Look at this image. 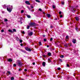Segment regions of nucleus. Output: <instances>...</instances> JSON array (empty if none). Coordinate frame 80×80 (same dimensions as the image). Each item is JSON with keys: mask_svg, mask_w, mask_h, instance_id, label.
Returning a JSON list of instances; mask_svg holds the SVG:
<instances>
[{"mask_svg": "<svg viewBox=\"0 0 80 80\" xmlns=\"http://www.w3.org/2000/svg\"><path fill=\"white\" fill-rule=\"evenodd\" d=\"M12 6H8L7 8V11H8V12H11L12 10V9L11 8H12Z\"/></svg>", "mask_w": 80, "mask_h": 80, "instance_id": "1", "label": "nucleus"}, {"mask_svg": "<svg viewBox=\"0 0 80 80\" xmlns=\"http://www.w3.org/2000/svg\"><path fill=\"white\" fill-rule=\"evenodd\" d=\"M17 63L18 65V66H19V67H21L22 66V64L20 62V61L19 60H18L17 61Z\"/></svg>", "mask_w": 80, "mask_h": 80, "instance_id": "2", "label": "nucleus"}, {"mask_svg": "<svg viewBox=\"0 0 80 80\" xmlns=\"http://www.w3.org/2000/svg\"><path fill=\"white\" fill-rule=\"evenodd\" d=\"M25 49L27 50V51H29V52H31V48H25Z\"/></svg>", "mask_w": 80, "mask_h": 80, "instance_id": "3", "label": "nucleus"}, {"mask_svg": "<svg viewBox=\"0 0 80 80\" xmlns=\"http://www.w3.org/2000/svg\"><path fill=\"white\" fill-rule=\"evenodd\" d=\"M75 19L76 21H79L80 20V18H79V17H76L75 18Z\"/></svg>", "mask_w": 80, "mask_h": 80, "instance_id": "4", "label": "nucleus"}, {"mask_svg": "<svg viewBox=\"0 0 80 80\" xmlns=\"http://www.w3.org/2000/svg\"><path fill=\"white\" fill-rule=\"evenodd\" d=\"M25 3L27 4V5H30V2L29 1H26L25 2Z\"/></svg>", "mask_w": 80, "mask_h": 80, "instance_id": "5", "label": "nucleus"}, {"mask_svg": "<svg viewBox=\"0 0 80 80\" xmlns=\"http://www.w3.org/2000/svg\"><path fill=\"white\" fill-rule=\"evenodd\" d=\"M29 25L30 26H31V27H33V25H34L33 23H32V22L29 23Z\"/></svg>", "mask_w": 80, "mask_h": 80, "instance_id": "6", "label": "nucleus"}, {"mask_svg": "<svg viewBox=\"0 0 80 80\" xmlns=\"http://www.w3.org/2000/svg\"><path fill=\"white\" fill-rule=\"evenodd\" d=\"M72 42L74 43H76V39H73L72 40Z\"/></svg>", "mask_w": 80, "mask_h": 80, "instance_id": "7", "label": "nucleus"}, {"mask_svg": "<svg viewBox=\"0 0 80 80\" xmlns=\"http://www.w3.org/2000/svg\"><path fill=\"white\" fill-rule=\"evenodd\" d=\"M46 16H47V17H48V18H49V17H51V15H50L49 14H47L46 15Z\"/></svg>", "mask_w": 80, "mask_h": 80, "instance_id": "8", "label": "nucleus"}, {"mask_svg": "<svg viewBox=\"0 0 80 80\" xmlns=\"http://www.w3.org/2000/svg\"><path fill=\"white\" fill-rule=\"evenodd\" d=\"M28 35H29L32 36V35H33V32H30L29 34Z\"/></svg>", "mask_w": 80, "mask_h": 80, "instance_id": "9", "label": "nucleus"}, {"mask_svg": "<svg viewBox=\"0 0 80 80\" xmlns=\"http://www.w3.org/2000/svg\"><path fill=\"white\" fill-rule=\"evenodd\" d=\"M8 62H12V59L9 58L8 59Z\"/></svg>", "mask_w": 80, "mask_h": 80, "instance_id": "10", "label": "nucleus"}, {"mask_svg": "<svg viewBox=\"0 0 80 80\" xmlns=\"http://www.w3.org/2000/svg\"><path fill=\"white\" fill-rule=\"evenodd\" d=\"M42 65L43 67H45V62H43L42 63Z\"/></svg>", "mask_w": 80, "mask_h": 80, "instance_id": "11", "label": "nucleus"}, {"mask_svg": "<svg viewBox=\"0 0 80 80\" xmlns=\"http://www.w3.org/2000/svg\"><path fill=\"white\" fill-rule=\"evenodd\" d=\"M48 56H51V53L48 52Z\"/></svg>", "mask_w": 80, "mask_h": 80, "instance_id": "12", "label": "nucleus"}, {"mask_svg": "<svg viewBox=\"0 0 80 80\" xmlns=\"http://www.w3.org/2000/svg\"><path fill=\"white\" fill-rule=\"evenodd\" d=\"M69 44H65L64 46L65 47H68V46Z\"/></svg>", "mask_w": 80, "mask_h": 80, "instance_id": "13", "label": "nucleus"}, {"mask_svg": "<svg viewBox=\"0 0 80 80\" xmlns=\"http://www.w3.org/2000/svg\"><path fill=\"white\" fill-rule=\"evenodd\" d=\"M48 63H50V62H51V61L50 60V58H48Z\"/></svg>", "mask_w": 80, "mask_h": 80, "instance_id": "14", "label": "nucleus"}, {"mask_svg": "<svg viewBox=\"0 0 80 80\" xmlns=\"http://www.w3.org/2000/svg\"><path fill=\"white\" fill-rule=\"evenodd\" d=\"M55 7H56V6L55 5H52V8H55Z\"/></svg>", "mask_w": 80, "mask_h": 80, "instance_id": "15", "label": "nucleus"}, {"mask_svg": "<svg viewBox=\"0 0 80 80\" xmlns=\"http://www.w3.org/2000/svg\"><path fill=\"white\" fill-rule=\"evenodd\" d=\"M60 58H63V57H64V56L62 55L61 56H60Z\"/></svg>", "mask_w": 80, "mask_h": 80, "instance_id": "16", "label": "nucleus"}, {"mask_svg": "<svg viewBox=\"0 0 80 80\" xmlns=\"http://www.w3.org/2000/svg\"><path fill=\"white\" fill-rule=\"evenodd\" d=\"M61 4H62V5H64V4H65V2H61Z\"/></svg>", "mask_w": 80, "mask_h": 80, "instance_id": "17", "label": "nucleus"}, {"mask_svg": "<svg viewBox=\"0 0 80 80\" xmlns=\"http://www.w3.org/2000/svg\"><path fill=\"white\" fill-rule=\"evenodd\" d=\"M76 10L75 9H73L72 10V11L73 12H74Z\"/></svg>", "mask_w": 80, "mask_h": 80, "instance_id": "18", "label": "nucleus"}, {"mask_svg": "<svg viewBox=\"0 0 80 80\" xmlns=\"http://www.w3.org/2000/svg\"><path fill=\"white\" fill-rule=\"evenodd\" d=\"M30 28V26H27V29H29Z\"/></svg>", "mask_w": 80, "mask_h": 80, "instance_id": "19", "label": "nucleus"}, {"mask_svg": "<svg viewBox=\"0 0 80 80\" xmlns=\"http://www.w3.org/2000/svg\"><path fill=\"white\" fill-rule=\"evenodd\" d=\"M27 17L28 18H31V17L30 15H27Z\"/></svg>", "mask_w": 80, "mask_h": 80, "instance_id": "20", "label": "nucleus"}, {"mask_svg": "<svg viewBox=\"0 0 80 80\" xmlns=\"http://www.w3.org/2000/svg\"><path fill=\"white\" fill-rule=\"evenodd\" d=\"M57 69L58 70H61V68H57Z\"/></svg>", "mask_w": 80, "mask_h": 80, "instance_id": "21", "label": "nucleus"}, {"mask_svg": "<svg viewBox=\"0 0 80 80\" xmlns=\"http://www.w3.org/2000/svg\"><path fill=\"white\" fill-rule=\"evenodd\" d=\"M53 40V38H51V39H50V41L51 42H52Z\"/></svg>", "mask_w": 80, "mask_h": 80, "instance_id": "22", "label": "nucleus"}, {"mask_svg": "<svg viewBox=\"0 0 80 80\" xmlns=\"http://www.w3.org/2000/svg\"><path fill=\"white\" fill-rule=\"evenodd\" d=\"M11 80H14V78L12 77L11 78Z\"/></svg>", "mask_w": 80, "mask_h": 80, "instance_id": "23", "label": "nucleus"}, {"mask_svg": "<svg viewBox=\"0 0 80 80\" xmlns=\"http://www.w3.org/2000/svg\"><path fill=\"white\" fill-rule=\"evenodd\" d=\"M3 8H6V5H4Z\"/></svg>", "mask_w": 80, "mask_h": 80, "instance_id": "24", "label": "nucleus"}, {"mask_svg": "<svg viewBox=\"0 0 80 80\" xmlns=\"http://www.w3.org/2000/svg\"><path fill=\"white\" fill-rule=\"evenodd\" d=\"M24 12V11H23V10H22L21 11V13H23V12Z\"/></svg>", "mask_w": 80, "mask_h": 80, "instance_id": "25", "label": "nucleus"}, {"mask_svg": "<svg viewBox=\"0 0 80 80\" xmlns=\"http://www.w3.org/2000/svg\"><path fill=\"white\" fill-rule=\"evenodd\" d=\"M4 21L5 22H8V20H7V19H5V20H4Z\"/></svg>", "mask_w": 80, "mask_h": 80, "instance_id": "26", "label": "nucleus"}, {"mask_svg": "<svg viewBox=\"0 0 80 80\" xmlns=\"http://www.w3.org/2000/svg\"><path fill=\"white\" fill-rule=\"evenodd\" d=\"M8 32H12V31L10 30H8Z\"/></svg>", "mask_w": 80, "mask_h": 80, "instance_id": "27", "label": "nucleus"}, {"mask_svg": "<svg viewBox=\"0 0 80 80\" xmlns=\"http://www.w3.org/2000/svg\"><path fill=\"white\" fill-rule=\"evenodd\" d=\"M44 42H46L47 41V39H44L43 40Z\"/></svg>", "mask_w": 80, "mask_h": 80, "instance_id": "28", "label": "nucleus"}, {"mask_svg": "<svg viewBox=\"0 0 80 80\" xmlns=\"http://www.w3.org/2000/svg\"><path fill=\"white\" fill-rule=\"evenodd\" d=\"M37 2H40V1L38 0H35Z\"/></svg>", "mask_w": 80, "mask_h": 80, "instance_id": "29", "label": "nucleus"}, {"mask_svg": "<svg viewBox=\"0 0 80 80\" xmlns=\"http://www.w3.org/2000/svg\"><path fill=\"white\" fill-rule=\"evenodd\" d=\"M39 45H42V43H41L40 42H39Z\"/></svg>", "mask_w": 80, "mask_h": 80, "instance_id": "30", "label": "nucleus"}, {"mask_svg": "<svg viewBox=\"0 0 80 80\" xmlns=\"http://www.w3.org/2000/svg\"><path fill=\"white\" fill-rule=\"evenodd\" d=\"M1 32H4V30L3 29H2L1 30Z\"/></svg>", "mask_w": 80, "mask_h": 80, "instance_id": "31", "label": "nucleus"}, {"mask_svg": "<svg viewBox=\"0 0 80 80\" xmlns=\"http://www.w3.org/2000/svg\"><path fill=\"white\" fill-rule=\"evenodd\" d=\"M22 40H20V43H22Z\"/></svg>", "mask_w": 80, "mask_h": 80, "instance_id": "32", "label": "nucleus"}, {"mask_svg": "<svg viewBox=\"0 0 80 80\" xmlns=\"http://www.w3.org/2000/svg\"><path fill=\"white\" fill-rule=\"evenodd\" d=\"M63 17V16H62V15H60V18H62V17Z\"/></svg>", "mask_w": 80, "mask_h": 80, "instance_id": "33", "label": "nucleus"}, {"mask_svg": "<svg viewBox=\"0 0 80 80\" xmlns=\"http://www.w3.org/2000/svg\"><path fill=\"white\" fill-rule=\"evenodd\" d=\"M59 14H60V15L62 14V12H59Z\"/></svg>", "mask_w": 80, "mask_h": 80, "instance_id": "34", "label": "nucleus"}, {"mask_svg": "<svg viewBox=\"0 0 80 80\" xmlns=\"http://www.w3.org/2000/svg\"><path fill=\"white\" fill-rule=\"evenodd\" d=\"M13 32H16V30L15 29H13Z\"/></svg>", "mask_w": 80, "mask_h": 80, "instance_id": "35", "label": "nucleus"}, {"mask_svg": "<svg viewBox=\"0 0 80 80\" xmlns=\"http://www.w3.org/2000/svg\"><path fill=\"white\" fill-rule=\"evenodd\" d=\"M17 65H16V64H14L13 65V66L14 67H16Z\"/></svg>", "mask_w": 80, "mask_h": 80, "instance_id": "36", "label": "nucleus"}, {"mask_svg": "<svg viewBox=\"0 0 80 80\" xmlns=\"http://www.w3.org/2000/svg\"><path fill=\"white\" fill-rule=\"evenodd\" d=\"M8 73H9V74H10V71H8Z\"/></svg>", "mask_w": 80, "mask_h": 80, "instance_id": "37", "label": "nucleus"}, {"mask_svg": "<svg viewBox=\"0 0 80 80\" xmlns=\"http://www.w3.org/2000/svg\"><path fill=\"white\" fill-rule=\"evenodd\" d=\"M68 36H67L66 37V39H68Z\"/></svg>", "mask_w": 80, "mask_h": 80, "instance_id": "38", "label": "nucleus"}, {"mask_svg": "<svg viewBox=\"0 0 80 80\" xmlns=\"http://www.w3.org/2000/svg\"><path fill=\"white\" fill-rule=\"evenodd\" d=\"M22 70V69H21V68H19V71H21Z\"/></svg>", "mask_w": 80, "mask_h": 80, "instance_id": "39", "label": "nucleus"}, {"mask_svg": "<svg viewBox=\"0 0 80 80\" xmlns=\"http://www.w3.org/2000/svg\"><path fill=\"white\" fill-rule=\"evenodd\" d=\"M50 27L51 28H53V26H51Z\"/></svg>", "mask_w": 80, "mask_h": 80, "instance_id": "40", "label": "nucleus"}, {"mask_svg": "<svg viewBox=\"0 0 80 80\" xmlns=\"http://www.w3.org/2000/svg\"><path fill=\"white\" fill-rule=\"evenodd\" d=\"M31 8H33V6H31Z\"/></svg>", "mask_w": 80, "mask_h": 80, "instance_id": "41", "label": "nucleus"}, {"mask_svg": "<svg viewBox=\"0 0 80 80\" xmlns=\"http://www.w3.org/2000/svg\"><path fill=\"white\" fill-rule=\"evenodd\" d=\"M24 71L25 72H27V69H24Z\"/></svg>", "mask_w": 80, "mask_h": 80, "instance_id": "42", "label": "nucleus"}, {"mask_svg": "<svg viewBox=\"0 0 80 80\" xmlns=\"http://www.w3.org/2000/svg\"><path fill=\"white\" fill-rule=\"evenodd\" d=\"M22 33H23V34H25V32L24 31H23L22 32Z\"/></svg>", "mask_w": 80, "mask_h": 80, "instance_id": "43", "label": "nucleus"}, {"mask_svg": "<svg viewBox=\"0 0 80 80\" xmlns=\"http://www.w3.org/2000/svg\"><path fill=\"white\" fill-rule=\"evenodd\" d=\"M59 60L60 61V62H62V60L61 59H60Z\"/></svg>", "mask_w": 80, "mask_h": 80, "instance_id": "44", "label": "nucleus"}, {"mask_svg": "<svg viewBox=\"0 0 80 80\" xmlns=\"http://www.w3.org/2000/svg\"><path fill=\"white\" fill-rule=\"evenodd\" d=\"M39 11H42V9L40 8L39 9Z\"/></svg>", "mask_w": 80, "mask_h": 80, "instance_id": "45", "label": "nucleus"}, {"mask_svg": "<svg viewBox=\"0 0 80 80\" xmlns=\"http://www.w3.org/2000/svg\"><path fill=\"white\" fill-rule=\"evenodd\" d=\"M20 45H21V46H23V44H22V43Z\"/></svg>", "mask_w": 80, "mask_h": 80, "instance_id": "46", "label": "nucleus"}, {"mask_svg": "<svg viewBox=\"0 0 80 80\" xmlns=\"http://www.w3.org/2000/svg\"><path fill=\"white\" fill-rule=\"evenodd\" d=\"M43 56L44 57H46V55H43Z\"/></svg>", "mask_w": 80, "mask_h": 80, "instance_id": "47", "label": "nucleus"}, {"mask_svg": "<svg viewBox=\"0 0 80 80\" xmlns=\"http://www.w3.org/2000/svg\"><path fill=\"white\" fill-rule=\"evenodd\" d=\"M43 37H45V35H43Z\"/></svg>", "mask_w": 80, "mask_h": 80, "instance_id": "48", "label": "nucleus"}, {"mask_svg": "<svg viewBox=\"0 0 80 80\" xmlns=\"http://www.w3.org/2000/svg\"><path fill=\"white\" fill-rule=\"evenodd\" d=\"M32 64H33V65H35V62H33V63H32Z\"/></svg>", "mask_w": 80, "mask_h": 80, "instance_id": "49", "label": "nucleus"}, {"mask_svg": "<svg viewBox=\"0 0 80 80\" xmlns=\"http://www.w3.org/2000/svg\"><path fill=\"white\" fill-rule=\"evenodd\" d=\"M67 67H69V65H68V64L67 65Z\"/></svg>", "mask_w": 80, "mask_h": 80, "instance_id": "50", "label": "nucleus"}, {"mask_svg": "<svg viewBox=\"0 0 80 80\" xmlns=\"http://www.w3.org/2000/svg\"><path fill=\"white\" fill-rule=\"evenodd\" d=\"M47 47H48H48H49V45H48L47 46Z\"/></svg>", "mask_w": 80, "mask_h": 80, "instance_id": "51", "label": "nucleus"}, {"mask_svg": "<svg viewBox=\"0 0 80 80\" xmlns=\"http://www.w3.org/2000/svg\"><path fill=\"white\" fill-rule=\"evenodd\" d=\"M54 20H57V18H55L54 19Z\"/></svg>", "mask_w": 80, "mask_h": 80, "instance_id": "52", "label": "nucleus"}, {"mask_svg": "<svg viewBox=\"0 0 80 80\" xmlns=\"http://www.w3.org/2000/svg\"><path fill=\"white\" fill-rule=\"evenodd\" d=\"M28 9H29V10H30V8H28Z\"/></svg>", "mask_w": 80, "mask_h": 80, "instance_id": "53", "label": "nucleus"}, {"mask_svg": "<svg viewBox=\"0 0 80 80\" xmlns=\"http://www.w3.org/2000/svg\"><path fill=\"white\" fill-rule=\"evenodd\" d=\"M27 8H29V7L28 6H27Z\"/></svg>", "mask_w": 80, "mask_h": 80, "instance_id": "54", "label": "nucleus"}, {"mask_svg": "<svg viewBox=\"0 0 80 80\" xmlns=\"http://www.w3.org/2000/svg\"><path fill=\"white\" fill-rule=\"evenodd\" d=\"M77 29H78L77 28H76V29L77 30Z\"/></svg>", "mask_w": 80, "mask_h": 80, "instance_id": "55", "label": "nucleus"}, {"mask_svg": "<svg viewBox=\"0 0 80 80\" xmlns=\"http://www.w3.org/2000/svg\"><path fill=\"white\" fill-rule=\"evenodd\" d=\"M43 13H45V12H43Z\"/></svg>", "mask_w": 80, "mask_h": 80, "instance_id": "56", "label": "nucleus"}]
</instances>
